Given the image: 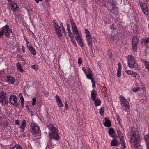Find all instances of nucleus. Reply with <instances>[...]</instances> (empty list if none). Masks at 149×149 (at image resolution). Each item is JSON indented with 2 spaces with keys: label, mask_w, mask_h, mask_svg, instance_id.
<instances>
[{
  "label": "nucleus",
  "mask_w": 149,
  "mask_h": 149,
  "mask_svg": "<svg viewBox=\"0 0 149 149\" xmlns=\"http://www.w3.org/2000/svg\"><path fill=\"white\" fill-rule=\"evenodd\" d=\"M130 135L131 136L130 141L132 144V148L136 149L139 148L140 138L139 134L135 131H131L130 132Z\"/></svg>",
  "instance_id": "1"
},
{
  "label": "nucleus",
  "mask_w": 149,
  "mask_h": 149,
  "mask_svg": "<svg viewBox=\"0 0 149 149\" xmlns=\"http://www.w3.org/2000/svg\"><path fill=\"white\" fill-rule=\"evenodd\" d=\"M48 128L50 131L49 135V138L57 140H58L60 137L58 134V130L53 125H51L48 126Z\"/></svg>",
  "instance_id": "2"
},
{
  "label": "nucleus",
  "mask_w": 149,
  "mask_h": 149,
  "mask_svg": "<svg viewBox=\"0 0 149 149\" xmlns=\"http://www.w3.org/2000/svg\"><path fill=\"white\" fill-rule=\"evenodd\" d=\"M128 65L131 69L138 68V65L136 62L134 57L132 55H128L127 56Z\"/></svg>",
  "instance_id": "3"
},
{
  "label": "nucleus",
  "mask_w": 149,
  "mask_h": 149,
  "mask_svg": "<svg viewBox=\"0 0 149 149\" xmlns=\"http://www.w3.org/2000/svg\"><path fill=\"white\" fill-rule=\"evenodd\" d=\"M121 105L122 107H125L126 109V111L128 112L130 108L129 103L127 100L123 95L119 96Z\"/></svg>",
  "instance_id": "4"
},
{
  "label": "nucleus",
  "mask_w": 149,
  "mask_h": 149,
  "mask_svg": "<svg viewBox=\"0 0 149 149\" xmlns=\"http://www.w3.org/2000/svg\"><path fill=\"white\" fill-rule=\"evenodd\" d=\"M30 130L33 136L38 134L39 136L40 134V127L36 123H32L31 124Z\"/></svg>",
  "instance_id": "5"
},
{
  "label": "nucleus",
  "mask_w": 149,
  "mask_h": 149,
  "mask_svg": "<svg viewBox=\"0 0 149 149\" xmlns=\"http://www.w3.org/2000/svg\"><path fill=\"white\" fill-rule=\"evenodd\" d=\"M138 42L139 40L136 37H134L132 38V44L133 53L134 55H136L137 54Z\"/></svg>",
  "instance_id": "6"
},
{
  "label": "nucleus",
  "mask_w": 149,
  "mask_h": 149,
  "mask_svg": "<svg viewBox=\"0 0 149 149\" xmlns=\"http://www.w3.org/2000/svg\"><path fill=\"white\" fill-rule=\"evenodd\" d=\"M12 32V31L9 29V26L6 25L2 28L0 31V36L2 35L3 33H5L6 36H9Z\"/></svg>",
  "instance_id": "7"
},
{
  "label": "nucleus",
  "mask_w": 149,
  "mask_h": 149,
  "mask_svg": "<svg viewBox=\"0 0 149 149\" xmlns=\"http://www.w3.org/2000/svg\"><path fill=\"white\" fill-rule=\"evenodd\" d=\"M54 26V27L55 30L56 34L59 37H61L63 35L61 33V30L60 29V27L56 21L54 19L53 20Z\"/></svg>",
  "instance_id": "8"
},
{
  "label": "nucleus",
  "mask_w": 149,
  "mask_h": 149,
  "mask_svg": "<svg viewBox=\"0 0 149 149\" xmlns=\"http://www.w3.org/2000/svg\"><path fill=\"white\" fill-rule=\"evenodd\" d=\"M9 100L11 103L14 106L17 107L18 105L19 102H18L16 97L15 95H11L10 97Z\"/></svg>",
  "instance_id": "9"
},
{
  "label": "nucleus",
  "mask_w": 149,
  "mask_h": 149,
  "mask_svg": "<svg viewBox=\"0 0 149 149\" xmlns=\"http://www.w3.org/2000/svg\"><path fill=\"white\" fill-rule=\"evenodd\" d=\"M140 5L144 14L146 15H149V12L146 4L141 3H140Z\"/></svg>",
  "instance_id": "10"
},
{
  "label": "nucleus",
  "mask_w": 149,
  "mask_h": 149,
  "mask_svg": "<svg viewBox=\"0 0 149 149\" xmlns=\"http://www.w3.org/2000/svg\"><path fill=\"white\" fill-rule=\"evenodd\" d=\"M9 8L12 10L14 12L17 11L19 9V7L17 6V4L14 1L10 2L9 6Z\"/></svg>",
  "instance_id": "11"
},
{
  "label": "nucleus",
  "mask_w": 149,
  "mask_h": 149,
  "mask_svg": "<svg viewBox=\"0 0 149 149\" xmlns=\"http://www.w3.org/2000/svg\"><path fill=\"white\" fill-rule=\"evenodd\" d=\"M70 22L73 34L74 35H78V34L79 33V32L74 22L72 21H71Z\"/></svg>",
  "instance_id": "12"
},
{
  "label": "nucleus",
  "mask_w": 149,
  "mask_h": 149,
  "mask_svg": "<svg viewBox=\"0 0 149 149\" xmlns=\"http://www.w3.org/2000/svg\"><path fill=\"white\" fill-rule=\"evenodd\" d=\"M0 102H1L3 104H6V94L4 92H0Z\"/></svg>",
  "instance_id": "13"
},
{
  "label": "nucleus",
  "mask_w": 149,
  "mask_h": 149,
  "mask_svg": "<svg viewBox=\"0 0 149 149\" xmlns=\"http://www.w3.org/2000/svg\"><path fill=\"white\" fill-rule=\"evenodd\" d=\"M75 37L76 41L79 43L80 46L81 47H83L84 46V44L83 43L82 38L80 36L79 33L78 34V35H75Z\"/></svg>",
  "instance_id": "14"
},
{
  "label": "nucleus",
  "mask_w": 149,
  "mask_h": 149,
  "mask_svg": "<svg viewBox=\"0 0 149 149\" xmlns=\"http://www.w3.org/2000/svg\"><path fill=\"white\" fill-rule=\"evenodd\" d=\"M103 122L104 125L105 127H109L111 125V122L110 120L107 118H104Z\"/></svg>",
  "instance_id": "15"
},
{
  "label": "nucleus",
  "mask_w": 149,
  "mask_h": 149,
  "mask_svg": "<svg viewBox=\"0 0 149 149\" xmlns=\"http://www.w3.org/2000/svg\"><path fill=\"white\" fill-rule=\"evenodd\" d=\"M118 67L117 70V76L118 77H121V65L120 63H119L118 64Z\"/></svg>",
  "instance_id": "16"
},
{
  "label": "nucleus",
  "mask_w": 149,
  "mask_h": 149,
  "mask_svg": "<svg viewBox=\"0 0 149 149\" xmlns=\"http://www.w3.org/2000/svg\"><path fill=\"white\" fill-rule=\"evenodd\" d=\"M114 6V3L109 2L107 3V8L108 10L111 11Z\"/></svg>",
  "instance_id": "17"
},
{
  "label": "nucleus",
  "mask_w": 149,
  "mask_h": 149,
  "mask_svg": "<svg viewBox=\"0 0 149 149\" xmlns=\"http://www.w3.org/2000/svg\"><path fill=\"white\" fill-rule=\"evenodd\" d=\"M26 126V121L25 120H24L20 125L21 131L22 132H23Z\"/></svg>",
  "instance_id": "18"
},
{
  "label": "nucleus",
  "mask_w": 149,
  "mask_h": 149,
  "mask_svg": "<svg viewBox=\"0 0 149 149\" xmlns=\"http://www.w3.org/2000/svg\"><path fill=\"white\" fill-rule=\"evenodd\" d=\"M7 80L8 82L12 84L15 81V78L10 76H7Z\"/></svg>",
  "instance_id": "19"
},
{
  "label": "nucleus",
  "mask_w": 149,
  "mask_h": 149,
  "mask_svg": "<svg viewBox=\"0 0 149 149\" xmlns=\"http://www.w3.org/2000/svg\"><path fill=\"white\" fill-rule=\"evenodd\" d=\"M141 61L144 64L146 68L149 71V62L144 59H142Z\"/></svg>",
  "instance_id": "20"
},
{
  "label": "nucleus",
  "mask_w": 149,
  "mask_h": 149,
  "mask_svg": "<svg viewBox=\"0 0 149 149\" xmlns=\"http://www.w3.org/2000/svg\"><path fill=\"white\" fill-rule=\"evenodd\" d=\"M88 73H87L86 72L85 74L87 78L89 79L92 78V77L93 76V74L91 71L90 68L88 69Z\"/></svg>",
  "instance_id": "21"
},
{
  "label": "nucleus",
  "mask_w": 149,
  "mask_h": 149,
  "mask_svg": "<svg viewBox=\"0 0 149 149\" xmlns=\"http://www.w3.org/2000/svg\"><path fill=\"white\" fill-rule=\"evenodd\" d=\"M97 95V94L94 90H93L91 92V96L92 100H95L96 96Z\"/></svg>",
  "instance_id": "22"
},
{
  "label": "nucleus",
  "mask_w": 149,
  "mask_h": 149,
  "mask_svg": "<svg viewBox=\"0 0 149 149\" xmlns=\"http://www.w3.org/2000/svg\"><path fill=\"white\" fill-rule=\"evenodd\" d=\"M117 131L118 137H119L120 140H121V139H123L124 138L123 135L121 130L119 129H118Z\"/></svg>",
  "instance_id": "23"
},
{
  "label": "nucleus",
  "mask_w": 149,
  "mask_h": 149,
  "mask_svg": "<svg viewBox=\"0 0 149 149\" xmlns=\"http://www.w3.org/2000/svg\"><path fill=\"white\" fill-rule=\"evenodd\" d=\"M132 76L136 79H138L140 78L139 75L138 74L135 72H133L132 74Z\"/></svg>",
  "instance_id": "24"
},
{
  "label": "nucleus",
  "mask_w": 149,
  "mask_h": 149,
  "mask_svg": "<svg viewBox=\"0 0 149 149\" xmlns=\"http://www.w3.org/2000/svg\"><path fill=\"white\" fill-rule=\"evenodd\" d=\"M86 40L87 41L88 44L89 45V46L91 47H92V39L91 37L86 38Z\"/></svg>",
  "instance_id": "25"
},
{
  "label": "nucleus",
  "mask_w": 149,
  "mask_h": 149,
  "mask_svg": "<svg viewBox=\"0 0 149 149\" xmlns=\"http://www.w3.org/2000/svg\"><path fill=\"white\" fill-rule=\"evenodd\" d=\"M31 53L33 55H35L36 54V52L35 49L33 47H31L29 49Z\"/></svg>",
  "instance_id": "26"
},
{
  "label": "nucleus",
  "mask_w": 149,
  "mask_h": 149,
  "mask_svg": "<svg viewBox=\"0 0 149 149\" xmlns=\"http://www.w3.org/2000/svg\"><path fill=\"white\" fill-rule=\"evenodd\" d=\"M145 139L146 143L148 144L147 149H149V135L145 136Z\"/></svg>",
  "instance_id": "27"
},
{
  "label": "nucleus",
  "mask_w": 149,
  "mask_h": 149,
  "mask_svg": "<svg viewBox=\"0 0 149 149\" xmlns=\"http://www.w3.org/2000/svg\"><path fill=\"white\" fill-rule=\"evenodd\" d=\"M16 66L17 68L19 71L22 72H23L22 68L21 65L19 63H17Z\"/></svg>",
  "instance_id": "28"
},
{
  "label": "nucleus",
  "mask_w": 149,
  "mask_h": 149,
  "mask_svg": "<svg viewBox=\"0 0 149 149\" xmlns=\"http://www.w3.org/2000/svg\"><path fill=\"white\" fill-rule=\"evenodd\" d=\"M85 34L86 36V38L91 37V36L90 34V33L89 30L87 29H85Z\"/></svg>",
  "instance_id": "29"
},
{
  "label": "nucleus",
  "mask_w": 149,
  "mask_h": 149,
  "mask_svg": "<svg viewBox=\"0 0 149 149\" xmlns=\"http://www.w3.org/2000/svg\"><path fill=\"white\" fill-rule=\"evenodd\" d=\"M101 102L100 100L98 99L95 100L94 104L95 105L98 106L101 104Z\"/></svg>",
  "instance_id": "30"
},
{
  "label": "nucleus",
  "mask_w": 149,
  "mask_h": 149,
  "mask_svg": "<svg viewBox=\"0 0 149 149\" xmlns=\"http://www.w3.org/2000/svg\"><path fill=\"white\" fill-rule=\"evenodd\" d=\"M121 140H120V143L121 144V145L122 146V148L123 149H124L125 148H126V146L125 145V142L124 141V138L123 139H121Z\"/></svg>",
  "instance_id": "31"
},
{
  "label": "nucleus",
  "mask_w": 149,
  "mask_h": 149,
  "mask_svg": "<svg viewBox=\"0 0 149 149\" xmlns=\"http://www.w3.org/2000/svg\"><path fill=\"white\" fill-rule=\"evenodd\" d=\"M117 119L119 123V125L121 126L122 127V121L121 119L120 116H119L118 115H116Z\"/></svg>",
  "instance_id": "32"
},
{
  "label": "nucleus",
  "mask_w": 149,
  "mask_h": 149,
  "mask_svg": "<svg viewBox=\"0 0 149 149\" xmlns=\"http://www.w3.org/2000/svg\"><path fill=\"white\" fill-rule=\"evenodd\" d=\"M117 145V142L116 140L113 139L111 143V145L112 146H116Z\"/></svg>",
  "instance_id": "33"
},
{
  "label": "nucleus",
  "mask_w": 149,
  "mask_h": 149,
  "mask_svg": "<svg viewBox=\"0 0 149 149\" xmlns=\"http://www.w3.org/2000/svg\"><path fill=\"white\" fill-rule=\"evenodd\" d=\"M118 9L117 8H115L114 6L111 10V12L113 13H118Z\"/></svg>",
  "instance_id": "34"
},
{
  "label": "nucleus",
  "mask_w": 149,
  "mask_h": 149,
  "mask_svg": "<svg viewBox=\"0 0 149 149\" xmlns=\"http://www.w3.org/2000/svg\"><path fill=\"white\" fill-rule=\"evenodd\" d=\"M104 107H102L99 110V113L101 116H102L104 114Z\"/></svg>",
  "instance_id": "35"
},
{
  "label": "nucleus",
  "mask_w": 149,
  "mask_h": 149,
  "mask_svg": "<svg viewBox=\"0 0 149 149\" xmlns=\"http://www.w3.org/2000/svg\"><path fill=\"white\" fill-rule=\"evenodd\" d=\"M13 149H22L20 146L18 144H16L15 146L12 148Z\"/></svg>",
  "instance_id": "36"
},
{
  "label": "nucleus",
  "mask_w": 149,
  "mask_h": 149,
  "mask_svg": "<svg viewBox=\"0 0 149 149\" xmlns=\"http://www.w3.org/2000/svg\"><path fill=\"white\" fill-rule=\"evenodd\" d=\"M108 132L109 134V135H111L113 133L114 131L113 128H111L109 130Z\"/></svg>",
  "instance_id": "37"
},
{
  "label": "nucleus",
  "mask_w": 149,
  "mask_h": 149,
  "mask_svg": "<svg viewBox=\"0 0 149 149\" xmlns=\"http://www.w3.org/2000/svg\"><path fill=\"white\" fill-rule=\"evenodd\" d=\"M125 72L129 75H132L134 72L132 71L129 70H126Z\"/></svg>",
  "instance_id": "38"
},
{
  "label": "nucleus",
  "mask_w": 149,
  "mask_h": 149,
  "mask_svg": "<svg viewBox=\"0 0 149 149\" xmlns=\"http://www.w3.org/2000/svg\"><path fill=\"white\" fill-rule=\"evenodd\" d=\"M26 46L28 49L31 47H33L31 43H29V42H28V41H26Z\"/></svg>",
  "instance_id": "39"
},
{
  "label": "nucleus",
  "mask_w": 149,
  "mask_h": 149,
  "mask_svg": "<svg viewBox=\"0 0 149 149\" xmlns=\"http://www.w3.org/2000/svg\"><path fill=\"white\" fill-rule=\"evenodd\" d=\"M139 87H135L132 88V91L134 92H136L139 90Z\"/></svg>",
  "instance_id": "40"
},
{
  "label": "nucleus",
  "mask_w": 149,
  "mask_h": 149,
  "mask_svg": "<svg viewBox=\"0 0 149 149\" xmlns=\"http://www.w3.org/2000/svg\"><path fill=\"white\" fill-rule=\"evenodd\" d=\"M57 103L59 107H62L63 106V105L61 100L57 102Z\"/></svg>",
  "instance_id": "41"
},
{
  "label": "nucleus",
  "mask_w": 149,
  "mask_h": 149,
  "mask_svg": "<svg viewBox=\"0 0 149 149\" xmlns=\"http://www.w3.org/2000/svg\"><path fill=\"white\" fill-rule=\"evenodd\" d=\"M143 43L145 44H147L149 42V37L146 39H144L143 40Z\"/></svg>",
  "instance_id": "42"
},
{
  "label": "nucleus",
  "mask_w": 149,
  "mask_h": 149,
  "mask_svg": "<svg viewBox=\"0 0 149 149\" xmlns=\"http://www.w3.org/2000/svg\"><path fill=\"white\" fill-rule=\"evenodd\" d=\"M82 63V59L81 58H79L78 60V63L79 65L81 64Z\"/></svg>",
  "instance_id": "43"
},
{
  "label": "nucleus",
  "mask_w": 149,
  "mask_h": 149,
  "mask_svg": "<svg viewBox=\"0 0 149 149\" xmlns=\"http://www.w3.org/2000/svg\"><path fill=\"white\" fill-rule=\"evenodd\" d=\"M33 101L32 104L33 105H35L36 104V99L35 98H33L32 99Z\"/></svg>",
  "instance_id": "44"
},
{
  "label": "nucleus",
  "mask_w": 149,
  "mask_h": 149,
  "mask_svg": "<svg viewBox=\"0 0 149 149\" xmlns=\"http://www.w3.org/2000/svg\"><path fill=\"white\" fill-rule=\"evenodd\" d=\"M67 30L68 31V33L71 32V30L70 29V26L68 24L67 25Z\"/></svg>",
  "instance_id": "45"
},
{
  "label": "nucleus",
  "mask_w": 149,
  "mask_h": 149,
  "mask_svg": "<svg viewBox=\"0 0 149 149\" xmlns=\"http://www.w3.org/2000/svg\"><path fill=\"white\" fill-rule=\"evenodd\" d=\"M13 45L14 47H15L16 46L17 47H18L19 46V44L18 42H16L14 43H13Z\"/></svg>",
  "instance_id": "46"
},
{
  "label": "nucleus",
  "mask_w": 149,
  "mask_h": 149,
  "mask_svg": "<svg viewBox=\"0 0 149 149\" xmlns=\"http://www.w3.org/2000/svg\"><path fill=\"white\" fill-rule=\"evenodd\" d=\"M55 97L56 98L57 102L61 100L59 96L57 95H56L55 96Z\"/></svg>",
  "instance_id": "47"
},
{
  "label": "nucleus",
  "mask_w": 149,
  "mask_h": 149,
  "mask_svg": "<svg viewBox=\"0 0 149 149\" xmlns=\"http://www.w3.org/2000/svg\"><path fill=\"white\" fill-rule=\"evenodd\" d=\"M91 81L93 84H95V81H94V79L93 77H92L90 79Z\"/></svg>",
  "instance_id": "48"
},
{
  "label": "nucleus",
  "mask_w": 149,
  "mask_h": 149,
  "mask_svg": "<svg viewBox=\"0 0 149 149\" xmlns=\"http://www.w3.org/2000/svg\"><path fill=\"white\" fill-rule=\"evenodd\" d=\"M68 34L70 38H73V37H74L73 36L72 34L71 33V32H70V33H68Z\"/></svg>",
  "instance_id": "49"
},
{
  "label": "nucleus",
  "mask_w": 149,
  "mask_h": 149,
  "mask_svg": "<svg viewBox=\"0 0 149 149\" xmlns=\"http://www.w3.org/2000/svg\"><path fill=\"white\" fill-rule=\"evenodd\" d=\"M19 97L21 100L24 99V98L22 94L21 93H20L19 94Z\"/></svg>",
  "instance_id": "50"
},
{
  "label": "nucleus",
  "mask_w": 149,
  "mask_h": 149,
  "mask_svg": "<svg viewBox=\"0 0 149 149\" xmlns=\"http://www.w3.org/2000/svg\"><path fill=\"white\" fill-rule=\"evenodd\" d=\"M21 105L23 107L24 105V100H21Z\"/></svg>",
  "instance_id": "51"
},
{
  "label": "nucleus",
  "mask_w": 149,
  "mask_h": 149,
  "mask_svg": "<svg viewBox=\"0 0 149 149\" xmlns=\"http://www.w3.org/2000/svg\"><path fill=\"white\" fill-rule=\"evenodd\" d=\"M65 108L66 109H68V104L67 103V101L65 102Z\"/></svg>",
  "instance_id": "52"
},
{
  "label": "nucleus",
  "mask_w": 149,
  "mask_h": 149,
  "mask_svg": "<svg viewBox=\"0 0 149 149\" xmlns=\"http://www.w3.org/2000/svg\"><path fill=\"white\" fill-rule=\"evenodd\" d=\"M63 31V32L64 33H66V32L65 31V28H64V27H61V28H60Z\"/></svg>",
  "instance_id": "53"
},
{
  "label": "nucleus",
  "mask_w": 149,
  "mask_h": 149,
  "mask_svg": "<svg viewBox=\"0 0 149 149\" xmlns=\"http://www.w3.org/2000/svg\"><path fill=\"white\" fill-rule=\"evenodd\" d=\"M15 123L17 125H18L20 124L19 121L18 120L15 121Z\"/></svg>",
  "instance_id": "54"
},
{
  "label": "nucleus",
  "mask_w": 149,
  "mask_h": 149,
  "mask_svg": "<svg viewBox=\"0 0 149 149\" xmlns=\"http://www.w3.org/2000/svg\"><path fill=\"white\" fill-rule=\"evenodd\" d=\"M111 29H112L113 30H114V29H115L114 27V25L113 24H112V25L111 26Z\"/></svg>",
  "instance_id": "55"
},
{
  "label": "nucleus",
  "mask_w": 149,
  "mask_h": 149,
  "mask_svg": "<svg viewBox=\"0 0 149 149\" xmlns=\"http://www.w3.org/2000/svg\"><path fill=\"white\" fill-rule=\"evenodd\" d=\"M60 28L62 27L63 26V23L61 22H60Z\"/></svg>",
  "instance_id": "56"
},
{
  "label": "nucleus",
  "mask_w": 149,
  "mask_h": 149,
  "mask_svg": "<svg viewBox=\"0 0 149 149\" xmlns=\"http://www.w3.org/2000/svg\"><path fill=\"white\" fill-rule=\"evenodd\" d=\"M22 51H23V53H24L25 52V49L24 48V47L23 46H22Z\"/></svg>",
  "instance_id": "57"
},
{
  "label": "nucleus",
  "mask_w": 149,
  "mask_h": 149,
  "mask_svg": "<svg viewBox=\"0 0 149 149\" xmlns=\"http://www.w3.org/2000/svg\"><path fill=\"white\" fill-rule=\"evenodd\" d=\"M72 43L74 46H77V45L75 41L72 42Z\"/></svg>",
  "instance_id": "58"
},
{
  "label": "nucleus",
  "mask_w": 149,
  "mask_h": 149,
  "mask_svg": "<svg viewBox=\"0 0 149 149\" xmlns=\"http://www.w3.org/2000/svg\"><path fill=\"white\" fill-rule=\"evenodd\" d=\"M37 3H38L39 1H42L43 0H34Z\"/></svg>",
  "instance_id": "59"
},
{
  "label": "nucleus",
  "mask_w": 149,
  "mask_h": 149,
  "mask_svg": "<svg viewBox=\"0 0 149 149\" xmlns=\"http://www.w3.org/2000/svg\"><path fill=\"white\" fill-rule=\"evenodd\" d=\"M70 39L71 40V41L72 42L75 41L74 38V37H73V38H70Z\"/></svg>",
  "instance_id": "60"
},
{
  "label": "nucleus",
  "mask_w": 149,
  "mask_h": 149,
  "mask_svg": "<svg viewBox=\"0 0 149 149\" xmlns=\"http://www.w3.org/2000/svg\"><path fill=\"white\" fill-rule=\"evenodd\" d=\"M24 40L26 42V41H28V38L25 36H24Z\"/></svg>",
  "instance_id": "61"
},
{
  "label": "nucleus",
  "mask_w": 149,
  "mask_h": 149,
  "mask_svg": "<svg viewBox=\"0 0 149 149\" xmlns=\"http://www.w3.org/2000/svg\"><path fill=\"white\" fill-rule=\"evenodd\" d=\"M82 70H83V71L86 74V70L84 69V68H82Z\"/></svg>",
  "instance_id": "62"
},
{
  "label": "nucleus",
  "mask_w": 149,
  "mask_h": 149,
  "mask_svg": "<svg viewBox=\"0 0 149 149\" xmlns=\"http://www.w3.org/2000/svg\"><path fill=\"white\" fill-rule=\"evenodd\" d=\"M100 63H98V65L99 66V67L100 68V69L101 68V66L100 65Z\"/></svg>",
  "instance_id": "63"
},
{
  "label": "nucleus",
  "mask_w": 149,
  "mask_h": 149,
  "mask_svg": "<svg viewBox=\"0 0 149 149\" xmlns=\"http://www.w3.org/2000/svg\"><path fill=\"white\" fill-rule=\"evenodd\" d=\"M115 38L114 36H111V39H112V40H113Z\"/></svg>",
  "instance_id": "64"
}]
</instances>
